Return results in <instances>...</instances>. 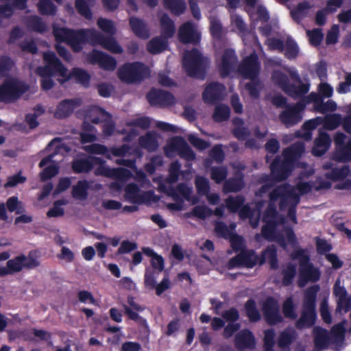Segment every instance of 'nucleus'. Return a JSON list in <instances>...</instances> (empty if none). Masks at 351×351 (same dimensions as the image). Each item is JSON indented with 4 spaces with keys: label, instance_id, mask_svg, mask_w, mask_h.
Returning <instances> with one entry per match:
<instances>
[{
    "label": "nucleus",
    "instance_id": "obj_2",
    "mask_svg": "<svg viewBox=\"0 0 351 351\" xmlns=\"http://www.w3.org/2000/svg\"><path fill=\"white\" fill-rule=\"evenodd\" d=\"M43 60L45 65L38 66L36 73L42 77L40 80L42 89L49 90L55 84L51 77L59 75L64 78L66 75L67 69L54 52L48 51L45 53Z\"/></svg>",
    "mask_w": 351,
    "mask_h": 351
},
{
    "label": "nucleus",
    "instance_id": "obj_55",
    "mask_svg": "<svg viewBox=\"0 0 351 351\" xmlns=\"http://www.w3.org/2000/svg\"><path fill=\"white\" fill-rule=\"evenodd\" d=\"M228 176L227 168L224 166L213 167L210 169V178L217 184L224 181Z\"/></svg>",
    "mask_w": 351,
    "mask_h": 351
},
{
    "label": "nucleus",
    "instance_id": "obj_12",
    "mask_svg": "<svg viewBox=\"0 0 351 351\" xmlns=\"http://www.w3.org/2000/svg\"><path fill=\"white\" fill-rule=\"evenodd\" d=\"M271 176L277 182L286 180L291 175L294 165L287 159L276 156L270 164Z\"/></svg>",
    "mask_w": 351,
    "mask_h": 351
},
{
    "label": "nucleus",
    "instance_id": "obj_1",
    "mask_svg": "<svg viewBox=\"0 0 351 351\" xmlns=\"http://www.w3.org/2000/svg\"><path fill=\"white\" fill-rule=\"evenodd\" d=\"M266 259L268 260L271 269L276 270L278 268V252L275 245H268L262 251L261 256L257 255L254 250H242L228 261L227 268L228 269L237 267L252 269L257 264L263 265L266 262Z\"/></svg>",
    "mask_w": 351,
    "mask_h": 351
},
{
    "label": "nucleus",
    "instance_id": "obj_38",
    "mask_svg": "<svg viewBox=\"0 0 351 351\" xmlns=\"http://www.w3.org/2000/svg\"><path fill=\"white\" fill-rule=\"evenodd\" d=\"M90 187L89 182L86 180H79L72 189V196L76 199H86L88 197V190Z\"/></svg>",
    "mask_w": 351,
    "mask_h": 351
},
{
    "label": "nucleus",
    "instance_id": "obj_45",
    "mask_svg": "<svg viewBox=\"0 0 351 351\" xmlns=\"http://www.w3.org/2000/svg\"><path fill=\"white\" fill-rule=\"evenodd\" d=\"M230 116V108L225 104H219L215 106L213 114V119L217 123L228 121Z\"/></svg>",
    "mask_w": 351,
    "mask_h": 351
},
{
    "label": "nucleus",
    "instance_id": "obj_39",
    "mask_svg": "<svg viewBox=\"0 0 351 351\" xmlns=\"http://www.w3.org/2000/svg\"><path fill=\"white\" fill-rule=\"evenodd\" d=\"M244 310L246 316L251 322H257L261 319V315L257 308L254 300L250 298L244 304Z\"/></svg>",
    "mask_w": 351,
    "mask_h": 351
},
{
    "label": "nucleus",
    "instance_id": "obj_58",
    "mask_svg": "<svg viewBox=\"0 0 351 351\" xmlns=\"http://www.w3.org/2000/svg\"><path fill=\"white\" fill-rule=\"evenodd\" d=\"M75 6L77 12L86 19H91L93 13L91 10L85 0H75Z\"/></svg>",
    "mask_w": 351,
    "mask_h": 351
},
{
    "label": "nucleus",
    "instance_id": "obj_15",
    "mask_svg": "<svg viewBox=\"0 0 351 351\" xmlns=\"http://www.w3.org/2000/svg\"><path fill=\"white\" fill-rule=\"evenodd\" d=\"M147 99L152 106L165 108L175 104V97L169 92L152 88L147 94Z\"/></svg>",
    "mask_w": 351,
    "mask_h": 351
},
{
    "label": "nucleus",
    "instance_id": "obj_57",
    "mask_svg": "<svg viewBox=\"0 0 351 351\" xmlns=\"http://www.w3.org/2000/svg\"><path fill=\"white\" fill-rule=\"evenodd\" d=\"M6 207L9 212H14L16 215H19L25 210L21 202L16 196L10 197L7 199Z\"/></svg>",
    "mask_w": 351,
    "mask_h": 351
},
{
    "label": "nucleus",
    "instance_id": "obj_43",
    "mask_svg": "<svg viewBox=\"0 0 351 351\" xmlns=\"http://www.w3.org/2000/svg\"><path fill=\"white\" fill-rule=\"evenodd\" d=\"M27 25L31 30L40 34H43L47 30V26L45 22L37 15L29 16L27 20Z\"/></svg>",
    "mask_w": 351,
    "mask_h": 351
},
{
    "label": "nucleus",
    "instance_id": "obj_40",
    "mask_svg": "<svg viewBox=\"0 0 351 351\" xmlns=\"http://www.w3.org/2000/svg\"><path fill=\"white\" fill-rule=\"evenodd\" d=\"M271 80L274 84L284 93L286 92L291 84L288 76L280 70L273 71L271 73Z\"/></svg>",
    "mask_w": 351,
    "mask_h": 351
},
{
    "label": "nucleus",
    "instance_id": "obj_42",
    "mask_svg": "<svg viewBox=\"0 0 351 351\" xmlns=\"http://www.w3.org/2000/svg\"><path fill=\"white\" fill-rule=\"evenodd\" d=\"M248 79L250 80V82L245 84V89L248 91L251 98L257 99L260 97V93L263 89V84L258 77Z\"/></svg>",
    "mask_w": 351,
    "mask_h": 351
},
{
    "label": "nucleus",
    "instance_id": "obj_30",
    "mask_svg": "<svg viewBox=\"0 0 351 351\" xmlns=\"http://www.w3.org/2000/svg\"><path fill=\"white\" fill-rule=\"evenodd\" d=\"M73 78L75 79L77 84H80L85 87H88L89 86L90 75L84 69L80 68H73L69 74L68 72L66 73V75L64 77V79L61 83L66 82Z\"/></svg>",
    "mask_w": 351,
    "mask_h": 351
},
{
    "label": "nucleus",
    "instance_id": "obj_61",
    "mask_svg": "<svg viewBox=\"0 0 351 351\" xmlns=\"http://www.w3.org/2000/svg\"><path fill=\"white\" fill-rule=\"evenodd\" d=\"M284 50H285V57L289 60L295 58L299 53V48L297 43L291 39H287Z\"/></svg>",
    "mask_w": 351,
    "mask_h": 351
},
{
    "label": "nucleus",
    "instance_id": "obj_63",
    "mask_svg": "<svg viewBox=\"0 0 351 351\" xmlns=\"http://www.w3.org/2000/svg\"><path fill=\"white\" fill-rule=\"evenodd\" d=\"M261 228V234L264 239L269 241H274L276 236V223L265 222Z\"/></svg>",
    "mask_w": 351,
    "mask_h": 351
},
{
    "label": "nucleus",
    "instance_id": "obj_29",
    "mask_svg": "<svg viewBox=\"0 0 351 351\" xmlns=\"http://www.w3.org/2000/svg\"><path fill=\"white\" fill-rule=\"evenodd\" d=\"M305 151V145L302 142H296L285 149L282 152V157L287 159L292 164L300 158Z\"/></svg>",
    "mask_w": 351,
    "mask_h": 351
},
{
    "label": "nucleus",
    "instance_id": "obj_62",
    "mask_svg": "<svg viewBox=\"0 0 351 351\" xmlns=\"http://www.w3.org/2000/svg\"><path fill=\"white\" fill-rule=\"evenodd\" d=\"M97 24L99 28L104 32L111 36L115 34L116 29L111 20L100 17L97 19Z\"/></svg>",
    "mask_w": 351,
    "mask_h": 351
},
{
    "label": "nucleus",
    "instance_id": "obj_18",
    "mask_svg": "<svg viewBox=\"0 0 351 351\" xmlns=\"http://www.w3.org/2000/svg\"><path fill=\"white\" fill-rule=\"evenodd\" d=\"M225 86L217 82L209 83L202 93V99L208 104H215L223 99Z\"/></svg>",
    "mask_w": 351,
    "mask_h": 351
},
{
    "label": "nucleus",
    "instance_id": "obj_16",
    "mask_svg": "<svg viewBox=\"0 0 351 351\" xmlns=\"http://www.w3.org/2000/svg\"><path fill=\"white\" fill-rule=\"evenodd\" d=\"M87 60L90 64H98L101 69L109 71H114L117 64L114 58L97 49L88 54Z\"/></svg>",
    "mask_w": 351,
    "mask_h": 351
},
{
    "label": "nucleus",
    "instance_id": "obj_4",
    "mask_svg": "<svg viewBox=\"0 0 351 351\" xmlns=\"http://www.w3.org/2000/svg\"><path fill=\"white\" fill-rule=\"evenodd\" d=\"M319 289V285H314L304 291L300 317L295 324L297 329L310 328L315 324L317 317L316 300Z\"/></svg>",
    "mask_w": 351,
    "mask_h": 351
},
{
    "label": "nucleus",
    "instance_id": "obj_64",
    "mask_svg": "<svg viewBox=\"0 0 351 351\" xmlns=\"http://www.w3.org/2000/svg\"><path fill=\"white\" fill-rule=\"evenodd\" d=\"M294 335L292 332L287 330L282 331L278 339V346L280 348L289 347L294 340Z\"/></svg>",
    "mask_w": 351,
    "mask_h": 351
},
{
    "label": "nucleus",
    "instance_id": "obj_6",
    "mask_svg": "<svg viewBox=\"0 0 351 351\" xmlns=\"http://www.w3.org/2000/svg\"><path fill=\"white\" fill-rule=\"evenodd\" d=\"M209 60L196 48L184 53L183 67L188 76L199 80H204Z\"/></svg>",
    "mask_w": 351,
    "mask_h": 351
},
{
    "label": "nucleus",
    "instance_id": "obj_23",
    "mask_svg": "<svg viewBox=\"0 0 351 351\" xmlns=\"http://www.w3.org/2000/svg\"><path fill=\"white\" fill-rule=\"evenodd\" d=\"M178 37L182 43L197 45L200 41L199 34L194 29L191 22L183 23L179 28Z\"/></svg>",
    "mask_w": 351,
    "mask_h": 351
},
{
    "label": "nucleus",
    "instance_id": "obj_22",
    "mask_svg": "<svg viewBox=\"0 0 351 351\" xmlns=\"http://www.w3.org/2000/svg\"><path fill=\"white\" fill-rule=\"evenodd\" d=\"M237 60L234 50L226 49L223 53L221 63L219 66L221 77H226L228 76L234 69Z\"/></svg>",
    "mask_w": 351,
    "mask_h": 351
},
{
    "label": "nucleus",
    "instance_id": "obj_28",
    "mask_svg": "<svg viewBox=\"0 0 351 351\" xmlns=\"http://www.w3.org/2000/svg\"><path fill=\"white\" fill-rule=\"evenodd\" d=\"M111 115L104 109L97 106L88 107L84 114V119L90 121L93 123H99L106 121L110 118Z\"/></svg>",
    "mask_w": 351,
    "mask_h": 351
},
{
    "label": "nucleus",
    "instance_id": "obj_19",
    "mask_svg": "<svg viewBox=\"0 0 351 351\" xmlns=\"http://www.w3.org/2000/svg\"><path fill=\"white\" fill-rule=\"evenodd\" d=\"M92 38L93 46L99 45L105 49L116 54H121L123 51L121 46L111 35L106 36L95 29L94 34H92Z\"/></svg>",
    "mask_w": 351,
    "mask_h": 351
},
{
    "label": "nucleus",
    "instance_id": "obj_5",
    "mask_svg": "<svg viewBox=\"0 0 351 351\" xmlns=\"http://www.w3.org/2000/svg\"><path fill=\"white\" fill-rule=\"evenodd\" d=\"M94 29L75 30L66 27H53V34L57 41L64 42L75 51H78L82 49V44L88 43L92 45V34H94Z\"/></svg>",
    "mask_w": 351,
    "mask_h": 351
},
{
    "label": "nucleus",
    "instance_id": "obj_25",
    "mask_svg": "<svg viewBox=\"0 0 351 351\" xmlns=\"http://www.w3.org/2000/svg\"><path fill=\"white\" fill-rule=\"evenodd\" d=\"M255 344V337L250 330H242L235 335L234 346L239 350L254 348Z\"/></svg>",
    "mask_w": 351,
    "mask_h": 351
},
{
    "label": "nucleus",
    "instance_id": "obj_49",
    "mask_svg": "<svg viewBox=\"0 0 351 351\" xmlns=\"http://www.w3.org/2000/svg\"><path fill=\"white\" fill-rule=\"evenodd\" d=\"M286 238L282 234H278L275 236V240L279 245L285 249L287 246V241L292 245H295L297 243L296 236L292 228H289L285 230Z\"/></svg>",
    "mask_w": 351,
    "mask_h": 351
},
{
    "label": "nucleus",
    "instance_id": "obj_44",
    "mask_svg": "<svg viewBox=\"0 0 351 351\" xmlns=\"http://www.w3.org/2000/svg\"><path fill=\"white\" fill-rule=\"evenodd\" d=\"M140 145L149 152H155L158 147V142L156 137L151 133L139 137Z\"/></svg>",
    "mask_w": 351,
    "mask_h": 351
},
{
    "label": "nucleus",
    "instance_id": "obj_59",
    "mask_svg": "<svg viewBox=\"0 0 351 351\" xmlns=\"http://www.w3.org/2000/svg\"><path fill=\"white\" fill-rule=\"evenodd\" d=\"M181 165L178 161H175L171 163L169 169V175L166 179V181L169 184H173L177 182L179 179L180 173Z\"/></svg>",
    "mask_w": 351,
    "mask_h": 351
},
{
    "label": "nucleus",
    "instance_id": "obj_35",
    "mask_svg": "<svg viewBox=\"0 0 351 351\" xmlns=\"http://www.w3.org/2000/svg\"><path fill=\"white\" fill-rule=\"evenodd\" d=\"M163 6L174 16H180L186 10L184 0H163Z\"/></svg>",
    "mask_w": 351,
    "mask_h": 351
},
{
    "label": "nucleus",
    "instance_id": "obj_26",
    "mask_svg": "<svg viewBox=\"0 0 351 351\" xmlns=\"http://www.w3.org/2000/svg\"><path fill=\"white\" fill-rule=\"evenodd\" d=\"M313 343L315 348L318 350L328 348L331 342L329 332L320 326H315L313 330Z\"/></svg>",
    "mask_w": 351,
    "mask_h": 351
},
{
    "label": "nucleus",
    "instance_id": "obj_54",
    "mask_svg": "<svg viewBox=\"0 0 351 351\" xmlns=\"http://www.w3.org/2000/svg\"><path fill=\"white\" fill-rule=\"evenodd\" d=\"M346 328L343 323L334 325L330 330V339L335 343L342 342L345 339Z\"/></svg>",
    "mask_w": 351,
    "mask_h": 351
},
{
    "label": "nucleus",
    "instance_id": "obj_17",
    "mask_svg": "<svg viewBox=\"0 0 351 351\" xmlns=\"http://www.w3.org/2000/svg\"><path fill=\"white\" fill-rule=\"evenodd\" d=\"M263 312L265 322L270 326L283 321L279 311L277 300L272 297L267 298L263 304Z\"/></svg>",
    "mask_w": 351,
    "mask_h": 351
},
{
    "label": "nucleus",
    "instance_id": "obj_34",
    "mask_svg": "<svg viewBox=\"0 0 351 351\" xmlns=\"http://www.w3.org/2000/svg\"><path fill=\"white\" fill-rule=\"evenodd\" d=\"M245 186L243 176L230 178L225 180L223 185V191L225 193H237L241 191Z\"/></svg>",
    "mask_w": 351,
    "mask_h": 351
},
{
    "label": "nucleus",
    "instance_id": "obj_32",
    "mask_svg": "<svg viewBox=\"0 0 351 351\" xmlns=\"http://www.w3.org/2000/svg\"><path fill=\"white\" fill-rule=\"evenodd\" d=\"M168 38L162 36L152 38L147 45V50L152 54H158L168 47Z\"/></svg>",
    "mask_w": 351,
    "mask_h": 351
},
{
    "label": "nucleus",
    "instance_id": "obj_8",
    "mask_svg": "<svg viewBox=\"0 0 351 351\" xmlns=\"http://www.w3.org/2000/svg\"><path fill=\"white\" fill-rule=\"evenodd\" d=\"M149 69L140 62L125 63L118 70V77L128 84L141 82L149 75Z\"/></svg>",
    "mask_w": 351,
    "mask_h": 351
},
{
    "label": "nucleus",
    "instance_id": "obj_52",
    "mask_svg": "<svg viewBox=\"0 0 351 351\" xmlns=\"http://www.w3.org/2000/svg\"><path fill=\"white\" fill-rule=\"evenodd\" d=\"M37 7L40 14L43 15L56 14L57 7L51 0H39Z\"/></svg>",
    "mask_w": 351,
    "mask_h": 351
},
{
    "label": "nucleus",
    "instance_id": "obj_60",
    "mask_svg": "<svg viewBox=\"0 0 351 351\" xmlns=\"http://www.w3.org/2000/svg\"><path fill=\"white\" fill-rule=\"evenodd\" d=\"M210 32L212 37L217 40H221L223 36V27L219 20L213 18L210 21Z\"/></svg>",
    "mask_w": 351,
    "mask_h": 351
},
{
    "label": "nucleus",
    "instance_id": "obj_21",
    "mask_svg": "<svg viewBox=\"0 0 351 351\" xmlns=\"http://www.w3.org/2000/svg\"><path fill=\"white\" fill-rule=\"evenodd\" d=\"M101 162L100 157L88 156L74 160L71 164V168L75 173H88L96 166L97 163Z\"/></svg>",
    "mask_w": 351,
    "mask_h": 351
},
{
    "label": "nucleus",
    "instance_id": "obj_50",
    "mask_svg": "<svg viewBox=\"0 0 351 351\" xmlns=\"http://www.w3.org/2000/svg\"><path fill=\"white\" fill-rule=\"evenodd\" d=\"M245 197L241 195L230 196L226 199L225 203L228 210L232 213H237L239 208L243 206Z\"/></svg>",
    "mask_w": 351,
    "mask_h": 351
},
{
    "label": "nucleus",
    "instance_id": "obj_51",
    "mask_svg": "<svg viewBox=\"0 0 351 351\" xmlns=\"http://www.w3.org/2000/svg\"><path fill=\"white\" fill-rule=\"evenodd\" d=\"M309 90V86L305 84L295 85L291 84L285 93L293 98H299L303 97Z\"/></svg>",
    "mask_w": 351,
    "mask_h": 351
},
{
    "label": "nucleus",
    "instance_id": "obj_24",
    "mask_svg": "<svg viewBox=\"0 0 351 351\" xmlns=\"http://www.w3.org/2000/svg\"><path fill=\"white\" fill-rule=\"evenodd\" d=\"M80 104L81 101L78 99H65L58 104L53 116L59 119H65L69 117Z\"/></svg>",
    "mask_w": 351,
    "mask_h": 351
},
{
    "label": "nucleus",
    "instance_id": "obj_47",
    "mask_svg": "<svg viewBox=\"0 0 351 351\" xmlns=\"http://www.w3.org/2000/svg\"><path fill=\"white\" fill-rule=\"evenodd\" d=\"M311 8V5L308 1H302L299 3L296 8L291 11L292 19L297 23H300L301 21L306 17L307 10Z\"/></svg>",
    "mask_w": 351,
    "mask_h": 351
},
{
    "label": "nucleus",
    "instance_id": "obj_37",
    "mask_svg": "<svg viewBox=\"0 0 351 351\" xmlns=\"http://www.w3.org/2000/svg\"><path fill=\"white\" fill-rule=\"evenodd\" d=\"M334 158L339 162H351V138L346 141V145L335 149Z\"/></svg>",
    "mask_w": 351,
    "mask_h": 351
},
{
    "label": "nucleus",
    "instance_id": "obj_3",
    "mask_svg": "<svg viewBox=\"0 0 351 351\" xmlns=\"http://www.w3.org/2000/svg\"><path fill=\"white\" fill-rule=\"evenodd\" d=\"M269 198L271 202L280 199V210H284L289 205L287 217L293 223H297L296 207L300 202V197L293 186L289 184L277 186L269 193Z\"/></svg>",
    "mask_w": 351,
    "mask_h": 351
},
{
    "label": "nucleus",
    "instance_id": "obj_48",
    "mask_svg": "<svg viewBox=\"0 0 351 351\" xmlns=\"http://www.w3.org/2000/svg\"><path fill=\"white\" fill-rule=\"evenodd\" d=\"M282 313L285 318L292 320L298 317L296 313V305L293 302L292 297L287 298L282 303Z\"/></svg>",
    "mask_w": 351,
    "mask_h": 351
},
{
    "label": "nucleus",
    "instance_id": "obj_53",
    "mask_svg": "<svg viewBox=\"0 0 351 351\" xmlns=\"http://www.w3.org/2000/svg\"><path fill=\"white\" fill-rule=\"evenodd\" d=\"M341 123V117L339 114H332L323 118L322 125L328 130H333L338 128Z\"/></svg>",
    "mask_w": 351,
    "mask_h": 351
},
{
    "label": "nucleus",
    "instance_id": "obj_10",
    "mask_svg": "<svg viewBox=\"0 0 351 351\" xmlns=\"http://www.w3.org/2000/svg\"><path fill=\"white\" fill-rule=\"evenodd\" d=\"M36 252L30 251L27 256L19 254L7 261V266L12 274L21 271L23 269H32L40 265V261L36 257Z\"/></svg>",
    "mask_w": 351,
    "mask_h": 351
},
{
    "label": "nucleus",
    "instance_id": "obj_36",
    "mask_svg": "<svg viewBox=\"0 0 351 351\" xmlns=\"http://www.w3.org/2000/svg\"><path fill=\"white\" fill-rule=\"evenodd\" d=\"M350 173V167L348 165H343L341 167L332 168L331 170L326 172L324 176L326 178L336 182L346 178Z\"/></svg>",
    "mask_w": 351,
    "mask_h": 351
},
{
    "label": "nucleus",
    "instance_id": "obj_33",
    "mask_svg": "<svg viewBox=\"0 0 351 351\" xmlns=\"http://www.w3.org/2000/svg\"><path fill=\"white\" fill-rule=\"evenodd\" d=\"M161 36L167 38H172L176 32V26L173 21L167 13H164L160 18Z\"/></svg>",
    "mask_w": 351,
    "mask_h": 351
},
{
    "label": "nucleus",
    "instance_id": "obj_41",
    "mask_svg": "<svg viewBox=\"0 0 351 351\" xmlns=\"http://www.w3.org/2000/svg\"><path fill=\"white\" fill-rule=\"evenodd\" d=\"M296 274V265L293 263H289L281 271V274L282 276V285L284 287L291 286L293 282Z\"/></svg>",
    "mask_w": 351,
    "mask_h": 351
},
{
    "label": "nucleus",
    "instance_id": "obj_9",
    "mask_svg": "<svg viewBox=\"0 0 351 351\" xmlns=\"http://www.w3.org/2000/svg\"><path fill=\"white\" fill-rule=\"evenodd\" d=\"M26 85L16 79L7 78L0 85V102L10 103L18 99L26 92Z\"/></svg>",
    "mask_w": 351,
    "mask_h": 351
},
{
    "label": "nucleus",
    "instance_id": "obj_27",
    "mask_svg": "<svg viewBox=\"0 0 351 351\" xmlns=\"http://www.w3.org/2000/svg\"><path fill=\"white\" fill-rule=\"evenodd\" d=\"M331 143L330 136L326 132L320 131L314 141L312 154L315 156H323L329 149Z\"/></svg>",
    "mask_w": 351,
    "mask_h": 351
},
{
    "label": "nucleus",
    "instance_id": "obj_11",
    "mask_svg": "<svg viewBox=\"0 0 351 351\" xmlns=\"http://www.w3.org/2000/svg\"><path fill=\"white\" fill-rule=\"evenodd\" d=\"M306 106L304 100H300L293 105H287L279 114V119L287 128L293 126L302 119V111Z\"/></svg>",
    "mask_w": 351,
    "mask_h": 351
},
{
    "label": "nucleus",
    "instance_id": "obj_46",
    "mask_svg": "<svg viewBox=\"0 0 351 351\" xmlns=\"http://www.w3.org/2000/svg\"><path fill=\"white\" fill-rule=\"evenodd\" d=\"M258 182L263 183V185L256 192V195L260 197L269 192L274 186L275 183L278 182L271 176L267 174L262 175L259 178Z\"/></svg>",
    "mask_w": 351,
    "mask_h": 351
},
{
    "label": "nucleus",
    "instance_id": "obj_56",
    "mask_svg": "<svg viewBox=\"0 0 351 351\" xmlns=\"http://www.w3.org/2000/svg\"><path fill=\"white\" fill-rule=\"evenodd\" d=\"M195 184L197 192L200 195H206L208 194L210 186L209 181L204 176H197L195 178Z\"/></svg>",
    "mask_w": 351,
    "mask_h": 351
},
{
    "label": "nucleus",
    "instance_id": "obj_13",
    "mask_svg": "<svg viewBox=\"0 0 351 351\" xmlns=\"http://www.w3.org/2000/svg\"><path fill=\"white\" fill-rule=\"evenodd\" d=\"M125 197L134 204H142L156 201L154 193L152 191L140 192V189L136 183L128 184L125 189Z\"/></svg>",
    "mask_w": 351,
    "mask_h": 351
},
{
    "label": "nucleus",
    "instance_id": "obj_14",
    "mask_svg": "<svg viewBox=\"0 0 351 351\" xmlns=\"http://www.w3.org/2000/svg\"><path fill=\"white\" fill-rule=\"evenodd\" d=\"M261 70L258 56L255 52L244 58L238 66V71L245 78H256Z\"/></svg>",
    "mask_w": 351,
    "mask_h": 351
},
{
    "label": "nucleus",
    "instance_id": "obj_31",
    "mask_svg": "<svg viewBox=\"0 0 351 351\" xmlns=\"http://www.w3.org/2000/svg\"><path fill=\"white\" fill-rule=\"evenodd\" d=\"M129 23L132 31L137 37L143 39L149 38V29L143 20L132 16L129 19Z\"/></svg>",
    "mask_w": 351,
    "mask_h": 351
},
{
    "label": "nucleus",
    "instance_id": "obj_20",
    "mask_svg": "<svg viewBox=\"0 0 351 351\" xmlns=\"http://www.w3.org/2000/svg\"><path fill=\"white\" fill-rule=\"evenodd\" d=\"M169 149L177 152L180 158L187 161L195 159V154L182 136L173 137L170 142Z\"/></svg>",
    "mask_w": 351,
    "mask_h": 351
},
{
    "label": "nucleus",
    "instance_id": "obj_7",
    "mask_svg": "<svg viewBox=\"0 0 351 351\" xmlns=\"http://www.w3.org/2000/svg\"><path fill=\"white\" fill-rule=\"evenodd\" d=\"M291 258L299 261L298 286L304 287L308 282H316L320 279L321 273L311 262L308 255L303 249H298L291 254Z\"/></svg>",
    "mask_w": 351,
    "mask_h": 351
}]
</instances>
